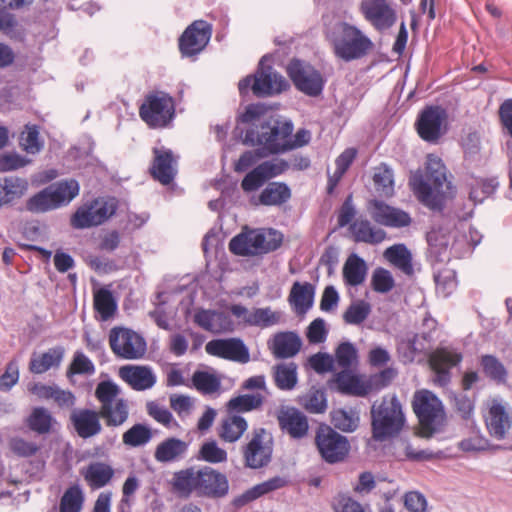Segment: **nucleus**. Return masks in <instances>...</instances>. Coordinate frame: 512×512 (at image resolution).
<instances>
[{"mask_svg":"<svg viewBox=\"0 0 512 512\" xmlns=\"http://www.w3.org/2000/svg\"><path fill=\"white\" fill-rule=\"evenodd\" d=\"M205 350L209 355L242 364L250 360L248 349L244 343L237 338L211 340L206 344Z\"/></svg>","mask_w":512,"mask_h":512,"instance_id":"nucleus-22","label":"nucleus"},{"mask_svg":"<svg viewBox=\"0 0 512 512\" xmlns=\"http://www.w3.org/2000/svg\"><path fill=\"white\" fill-rule=\"evenodd\" d=\"M83 504V494L78 486L68 488L60 501V512H80Z\"/></svg>","mask_w":512,"mask_h":512,"instance_id":"nucleus-54","label":"nucleus"},{"mask_svg":"<svg viewBox=\"0 0 512 512\" xmlns=\"http://www.w3.org/2000/svg\"><path fill=\"white\" fill-rule=\"evenodd\" d=\"M287 71L295 86L303 93L317 96L322 92L323 79L320 73L310 65L299 60H293Z\"/></svg>","mask_w":512,"mask_h":512,"instance_id":"nucleus-19","label":"nucleus"},{"mask_svg":"<svg viewBox=\"0 0 512 512\" xmlns=\"http://www.w3.org/2000/svg\"><path fill=\"white\" fill-rule=\"evenodd\" d=\"M80 191L79 183L66 179L50 184L31 196L26 202V209L32 213H45L68 205Z\"/></svg>","mask_w":512,"mask_h":512,"instance_id":"nucleus-6","label":"nucleus"},{"mask_svg":"<svg viewBox=\"0 0 512 512\" xmlns=\"http://www.w3.org/2000/svg\"><path fill=\"white\" fill-rule=\"evenodd\" d=\"M371 430L375 441L398 435L405 425L402 405L395 394H387L371 406Z\"/></svg>","mask_w":512,"mask_h":512,"instance_id":"nucleus-3","label":"nucleus"},{"mask_svg":"<svg viewBox=\"0 0 512 512\" xmlns=\"http://www.w3.org/2000/svg\"><path fill=\"white\" fill-rule=\"evenodd\" d=\"M300 405L311 414H322L327 409L326 394L320 389H310L299 399Z\"/></svg>","mask_w":512,"mask_h":512,"instance_id":"nucleus-48","label":"nucleus"},{"mask_svg":"<svg viewBox=\"0 0 512 512\" xmlns=\"http://www.w3.org/2000/svg\"><path fill=\"white\" fill-rule=\"evenodd\" d=\"M290 198V189L282 183H271L261 193L255 204L280 205Z\"/></svg>","mask_w":512,"mask_h":512,"instance_id":"nucleus-45","label":"nucleus"},{"mask_svg":"<svg viewBox=\"0 0 512 512\" xmlns=\"http://www.w3.org/2000/svg\"><path fill=\"white\" fill-rule=\"evenodd\" d=\"M366 274L367 265L365 261L356 254L349 256L343 266L345 283L350 286H358L364 282Z\"/></svg>","mask_w":512,"mask_h":512,"instance_id":"nucleus-40","label":"nucleus"},{"mask_svg":"<svg viewBox=\"0 0 512 512\" xmlns=\"http://www.w3.org/2000/svg\"><path fill=\"white\" fill-rule=\"evenodd\" d=\"M199 458L209 463H221L227 460V452L215 440H211L202 444Z\"/></svg>","mask_w":512,"mask_h":512,"instance_id":"nucleus-59","label":"nucleus"},{"mask_svg":"<svg viewBox=\"0 0 512 512\" xmlns=\"http://www.w3.org/2000/svg\"><path fill=\"white\" fill-rule=\"evenodd\" d=\"M297 365L294 362L280 363L272 368L275 386L282 391L293 390L298 383Z\"/></svg>","mask_w":512,"mask_h":512,"instance_id":"nucleus-37","label":"nucleus"},{"mask_svg":"<svg viewBox=\"0 0 512 512\" xmlns=\"http://www.w3.org/2000/svg\"><path fill=\"white\" fill-rule=\"evenodd\" d=\"M119 375L123 381L136 391L150 389L156 383L155 375L151 368L147 366H123L119 370Z\"/></svg>","mask_w":512,"mask_h":512,"instance_id":"nucleus-29","label":"nucleus"},{"mask_svg":"<svg viewBox=\"0 0 512 512\" xmlns=\"http://www.w3.org/2000/svg\"><path fill=\"white\" fill-rule=\"evenodd\" d=\"M396 376L397 371L392 367H387L378 373L367 376L370 393H376L384 389L391 384Z\"/></svg>","mask_w":512,"mask_h":512,"instance_id":"nucleus-57","label":"nucleus"},{"mask_svg":"<svg viewBox=\"0 0 512 512\" xmlns=\"http://www.w3.org/2000/svg\"><path fill=\"white\" fill-rule=\"evenodd\" d=\"M314 297L315 286L313 284L296 281L290 289L288 302L295 314L301 317L313 307Z\"/></svg>","mask_w":512,"mask_h":512,"instance_id":"nucleus-28","label":"nucleus"},{"mask_svg":"<svg viewBox=\"0 0 512 512\" xmlns=\"http://www.w3.org/2000/svg\"><path fill=\"white\" fill-rule=\"evenodd\" d=\"M269 60L268 56H263L256 74L254 76H247L239 82L238 89L240 94L248 93L250 85L251 90L256 96L277 94L288 87V83L281 75L273 71L270 66H265V63Z\"/></svg>","mask_w":512,"mask_h":512,"instance_id":"nucleus-9","label":"nucleus"},{"mask_svg":"<svg viewBox=\"0 0 512 512\" xmlns=\"http://www.w3.org/2000/svg\"><path fill=\"white\" fill-rule=\"evenodd\" d=\"M426 175L428 182L421 171L412 172L409 185L423 204L432 209L440 208L445 200L443 184L446 182V166L438 156H427Z\"/></svg>","mask_w":512,"mask_h":512,"instance_id":"nucleus-2","label":"nucleus"},{"mask_svg":"<svg viewBox=\"0 0 512 512\" xmlns=\"http://www.w3.org/2000/svg\"><path fill=\"white\" fill-rule=\"evenodd\" d=\"M335 359L338 366L346 370L357 361V350L349 342L341 343L336 349Z\"/></svg>","mask_w":512,"mask_h":512,"instance_id":"nucleus-62","label":"nucleus"},{"mask_svg":"<svg viewBox=\"0 0 512 512\" xmlns=\"http://www.w3.org/2000/svg\"><path fill=\"white\" fill-rule=\"evenodd\" d=\"M26 179L19 177H5L0 181V207L11 204L24 196L28 190Z\"/></svg>","mask_w":512,"mask_h":512,"instance_id":"nucleus-34","label":"nucleus"},{"mask_svg":"<svg viewBox=\"0 0 512 512\" xmlns=\"http://www.w3.org/2000/svg\"><path fill=\"white\" fill-rule=\"evenodd\" d=\"M100 419L99 411L88 408L74 409L70 414V422L82 439L94 437L102 431Z\"/></svg>","mask_w":512,"mask_h":512,"instance_id":"nucleus-25","label":"nucleus"},{"mask_svg":"<svg viewBox=\"0 0 512 512\" xmlns=\"http://www.w3.org/2000/svg\"><path fill=\"white\" fill-rule=\"evenodd\" d=\"M332 422L341 431L353 432L359 425V415L352 409H338L332 413Z\"/></svg>","mask_w":512,"mask_h":512,"instance_id":"nucleus-51","label":"nucleus"},{"mask_svg":"<svg viewBox=\"0 0 512 512\" xmlns=\"http://www.w3.org/2000/svg\"><path fill=\"white\" fill-rule=\"evenodd\" d=\"M198 477V495L218 498L227 494L229 484L223 473L205 466L199 469Z\"/></svg>","mask_w":512,"mask_h":512,"instance_id":"nucleus-24","label":"nucleus"},{"mask_svg":"<svg viewBox=\"0 0 512 512\" xmlns=\"http://www.w3.org/2000/svg\"><path fill=\"white\" fill-rule=\"evenodd\" d=\"M199 469L186 468L174 473L172 486L181 497H189L193 492L198 495Z\"/></svg>","mask_w":512,"mask_h":512,"instance_id":"nucleus-35","label":"nucleus"},{"mask_svg":"<svg viewBox=\"0 0 512 512\" xmlns=\"http://www.w3.org/2000/svg\"><path fill=\"white\" fill-rule=\"evenodd\" d=\"M315 446L322 460L328 464L345 461L350 452V443L332 427L321 424L315 432Z\"/></svg>","mask_w":512,"mask_h":512,"instance_id":"nucleus-10","label":"nucleus"},{"mask_svg":"<svg viewBox=\"0 0 512 512\" xmlns=\"http://www.w3.org/2000/svg\"><path fill=\"white\" fill-rule=\"evenodd\" d=\"M496 185L491 180L477 181L469 192V199L474 203H482L495 192Z\"/></svg>","mask_w":512,"mask_h":512,"instance_id":"nucleus-63","label":"nucleus"},{"mask_svg":"<svg viewBox=\"0 0 512 512\" xmlns=\"http://www.w3.org/2000/svg\"><path fill=\"white\" fill-rule=\"evenodd\" d=\"M152 438L151 430L143 424H135L122 436L123 443L131 447H138L148 443Z\"/></svg>","mask_w":512,"mask_h":512,"instance_id":"nucleus-52","label":"nucleus"},{"mask_svg":"<svg viewBox=\"0 0 512 512\" xmlns=\"http://www.w3.org/2000/svg\"><path fill=\"white\" fill-rule=\"evenodd\" d=\"M192 384L197 391L208 395L216 393L221 387V381L215 374L201 370L193 373Z\"/></svg>","mask_w":512,"mask_h":512,"instance_id":"nucleus-50","label":"nucleus"},{"mask_svg":"<svg viewBox=\"0 0 512 512\" xmlns=\"http://www.w3.org/2000/svg\"><path fill=\"white\" fill-rule=\"evenodd\" d=\"M277 421L280 429L292 439H302L308 434L307 416L296 407L282 406L277 411Z\"/></svg>","mask_w":512,"mask_h":512,"instance_id":"nucleus-23","label":"nucleus"},{"mask_svg":"<svg viewBox=\"0 0 512 512\" xmlns=\"http://www.w3.org/2000/svg\"><path fill=\"white\" fill-rule=\"evenodd\" d=\"M63 353L62 348H53L41 355L32 357L29 365L30 371L35 374H42L52 367L59 366Z\"/></svg>","mask_w":512,"mask_h":512,"instance_id":"nucleus-43","label":"nucleus"},{"mask_svg":"<svg viewBox=\"0 0 512 512\" xmlns=\"http://www.w3.org/2000/svg\"><path fill=\"white\" fill-rule=\"evenodd\" d=\"M363 18L378 32L392 28L397 22V12L387 0H362Z\"/></svg>","mask_w":512,"mask_h":512,"instance_id":"nucleus-16","label":"nucleus"},{"mask_svg":"<svg viewBox=\"0 0 512 512\" xmlns=\"http://www.w3.org/2000/svg\"><path fill=\"white\" fill-rule=\"evenodd\" d=\"M94 306L103 319L111 317L116 309V302L107 289H100L94 294Z\"/></svg>","mask_w":512,"mask_h":512,"instance_id":"nucleus-55","label":"nucleus"},{"mask_svg":"<svg viewBox=\"0 0 512 512\" xmlns=\"http://www.w3.org/2000/svg\"><path fill=\"white\" fill-rule=\"evenodd\" d=\"M21 147L30 154L40 152L43 147V142L39 137V130L34 125H27L25 130L22 131L20 136Z\"/></svg>","mask_w":512,"mask_h":512,"instance_id":"nucleus-56","label":"nucleus"},{"mask_svg":"<svg viewBox=\"0 0 512 512\" xmlns=\"http://www.w3.org/2000/svg\"><path fill=\"white\" fill-rule=\"evenodd\" d=\"M353 237L358 242L377 244L382 242L386 233L380 228H375L368 220L359 219L351 225Z\"/></svg>","mask_w":512,"mask_h":512,"instance_id":"nucleus-39","label":"nucleus"},{"mask_svg":"<svg viewBox=\"0 0 512 512\" xmlns=\"http://www.w3.org/2000/svg\"><path fill=\"white\" fill-rule=\"evenodd\" d=\"M394 284V278L388 270L384 268L374 270L371 277V285L376 292L387 293L393 289Z\"/></svg>","mask_w":512,"mask_h":512,"instance_id":"nucleus-60","label":"nucleus"},{"mask_svg":"<svg viewBox=\"0 0 512 512\" xmlns=\"http://www.w3.org/2000/svg\"><path fill=\"white\" fill-rule=\"evenodd\" d=\"M109 342L112 351L125 359H139L146 352L145 340L139 334L129 329H112Z\"/></svg>","mask_w":512,"mask_h":512,"instance_id":"nucleus-17","label":"nucleus"},{"mask_svg":"<svg viewBox=\"0 0 512 512\" xmlns=\"http://www.w3.org/2000/svg\"><path fill=\"white\" fill-rule=\"evenodd\" d=\"M247 429L248 423L244 417L228 412L221 419L217 428V434L222 441L235 443L241 439Z\"/></svg>","mask_w":512,"mask_h":512,"instance_id":"nucleus-30","label":"nucleus"},{"mask_svg":"<svg viewBox=\"0 0 512 512\" xmlns=\"http://www.w3.org/2000/svg\"><path fill=\"white\" fill-rule=\"evenodd\" d=\"M211 32V26L205 21L193 22L179 40L181 53L185 56H192L201 52L208 44Z\"/></svg>","mask_w":512,"mask_h":512,"instance_id":"nucleus-20","label":"nucleus"},{"mask_svg":"<svg viewBox=\"0 0 512 512\" xmlns=\"http://www.w3.org/2000/svg\"><path fill=\"white\" fill-rule=\"evenodd\" d=\"M119 387L111 381L100 382L95 390V397L100 402V417L108 427H118L124 424L129 416L126 400L118 398Z\"/></svg>","mask_w":512,"mask_h":512,"instance_id":"nucleus-7","label":"nucleus"},{"mask_svg":"<svg viewBox=\"0 0 512 512\" xmlns=\"http://www.w3.org/2000/svg\"><path fill=\"white\" fill-rule=\"evenodd\" d=\"M481 364L485 374L497 382H505L507 371L503 364L492 355L482 357Z\"/></svg>","mask_w":512,"mask_h":512,"instance_id":"nucleus-58","label":"nucleus"},{"mask_svg":"<svg viewBox=\"0 0 512 512\" xmlns=\"http://www.w3.org/2000/svg\"><path fill=\"white\" fill-rule=\"evenodd\" d=\"M293 124L288 120L270 118L256 130L247 132L245 140L260 147L264 154H276L289 150Z\"/></svg>","mask_w":512,"mask_h":512,"instance_id":"nucleus-4","label":"nucleus"},{"mask_svg":"<svg viewBox=\"0 0 512 512\" xmlns=\"http://www.w3.org/2000/svg\"><path fill=\"white\" fill-rule=\"evenodd\" d=\"M273 436L263 427L251 432L248 442L242 446V456L246 467L260 469L267 466L272 459Z\"/></svg>","mask_w":512,"mask_h":512,"instance_id":"nucleus-11","label":"nucleus"},{"mask_svg":"<svg viewBox=\"0 0 512 512\" xmlns=\"http://www.w3.org/2000/svg\"><path fill=\"white\" fill-rule=\"evenodd\" d=\"M300 348L301 340L292 332L277 334L273 339L272 352L276 358L293 357Z\"/></svg>","mask_w":512,"mask_h":512,"instance_id":"nucleus-38","label":"nucleus"},{"mask_svg":"<svg viewBox=\"0 0 512 512\" xmlns=\"http://www.w3.org/2000/svg\"><path fill=\"white\" fill-rule=\"evenodd\" d=\"M428 257L432 262L442 261L447 250V234L444 229H432L427 234Z\"/></svg>","mask_w":512,"mask_h":512,"instance_id":"nucleus-44","label":"nucleus"},{"mask_svg":"<svg viewBox=\"0 0 512 512\" xmlns=\"http://www.w3.org/2000/svg\"><path fill=\"white\" fill-rule=\"evenodd\" d=\"M373 182L376 192L383 197H391L394 194V177L392 170L386 165L375 168Z\"/></svg>","mask_w":512,"mask_h":512,"instance_id":"nucleus-47","label":"nucleus"},{"mask_svg":"<svg viewBox=\"0 0 512 512\" xmlns=\"http://www.w3.org/2000/svg\"><path fill=\"white\" fill-rule=\"evenodd\" d=\"M81 474L91 489H99L110 482L114 470L106 463L92 462L82 470Z\"/></svg>","mask_w":512,"mask_h":512,"instance_id":"nucleus-33","label":"nucleus"},{"mask_svg":"<svg viewBox=\"0 0 512 512\" xmlns=\"http://www.w3.org/2000/svg\"><path fill=\"white\" fill-rule=\"evenodd\" d=\"M384 257L404 273H412L411 254L403 244H396L387 248Z\"/></svg>","mask_w":512,"mask_h":512,"instance_id":"nucleus-46","label":"nucleus"},{"mask_svg":"<svg viewBox=\"0 0 512 512\" xmlns=\"http://www.w3.org/2000/svg\"><path fill=\"white\" fill-rule=\"evenodd\" d=\"M147 412L155 421L164 425L165 427L177 425L176 421H174L173 419L171 412L166 407L156 402L147 403Z\"/></svg>","mask_w":512,"mask_h":512,"instance_id":"nucleus-64","label":"nucleus"},{"mask_svg":"<svg viewBox=\"0 0 512 512\" xmlns=\"http://www.w3.org/2000/svg\"><path fill=\"white\" fill-rule=\"evenodd\" d=\"M188 450V443L175 438H167L160 442L154 452V458L161 463L174 462L182 458Z\"/></svg>","mask_w":512,"mask_h":512,"instance_id":"nucleus-32","label":"nucleus"},{"mask_svg":"<svg viewBox=\"0 0 512 512\" xmlns=\"http://www.w3.org/2000/svg\"><path fill=\"white\" fill-rule=\"evenodd\" d=\"M446 117V110L438 106L423 110L416 122L419 136L427 142H436L442 134L441 129Z\"/></svg>","mask_w":512,"mask_h":512,"instance_id":"nucleus-21","label":"nucleus"},{"mask_svg":"<svg viewBox=\"0 0 512 512\" xmlns=\"http://www.w3.org/2000/svg\"><path fill=\"white\" fill-rule=\"evenodd\" d=\"M8 447L14 455L20 458H29L35 456L40 450V447L37 443L28 441L19 436L10 438L8 441Z\"/></svg>","mask_w":512,"mask_h":512,"instance_id":"nucleus-53","label":"nucleus"},{"mask_svg":"<svg viewBox=\"0 0 512 512\" xmlns=\"http://www.w3.org/2000/svg\"><path fill=\"white\" fill-rule=\"evenodd\" d=\"M472 212V208L465 212H456L457 217L461 221L455 227L453 234L452 250L455 258L460 259L470 255L475 246L481 241L480 233L466 221L472 216Z\"/></svg>","mask_w":512,"mask_h":512,"instance_id":"nucleus-18","label":"nucleus"},{"mask_svg":"<svg viewBox=\"0 0 512 512\" xmlns=\"http://www.w3.org/2000/svg\"><path fill=\"white\" fill-rule=\"evenodd\" d=\"M333 382L336 390L343 395L366 397L371 394L368 379L365 375L343 370L335 374Z\"/></svg>","mask_w":512,"mask_h":512,"instance_id":"nucleus-27","label":"nucleus"},{"mask_svg":"<svg viewBox=\"0 0 512 512\" xmlns=\"http://www.w3.org/2000/svg\"><path fill=\"white\" fill-rule=\"evenodd\" d=\"M368 210L374 221L384 226L404 227L410 223V217L406 212L379 200L371 201Z\"/></svg>","mask_w":512,"mask_h":512,"instance_id":"nucleus-26","label":"nucleus"},{"mask_svg":"<svg viewBox=\"0 0 512 512\" xmlns=\"http://www.w3.org/2000/svg\"><path fill=\"white\" fill-rule=\"evenodd\" d=\"M429 366L435 373V382L446 385L448 381V351L445 348L438 349L431 353Z\"/></svg>","mask_w":512,"mask_h":512,"instance_id":"nucleus-49","label":"nucleus"},{"mask_svg":"<svg viewBox=\"0 0 512 512\" xmlns=\"http://www.w3.org/2000/svg\"><path fill=\"white\" fill-rule=\"evenodd\" d=\"M485 425L489 435L496 440L508 437L512 428V407L501 397H493L485 402Z\"/></svg>","mask_w":512,"mask_h":512,"instance_id":"nucleus-13","label":"nucleus"},{"mask_svg":"<svg viewBox=\"0 0 512 512\" xmlns=\"http://www.w3.org/2000/svg\"><path fill=\"white\" fill-rule=\"evenodd\" d=\"M357 155L355 148L345 149L335 160V169L328 171V192L331 193L342 179Z\"/></svg>","mask_w":512,"mask_h":512,"instance_id":"nucleus-42","label":"nucleus"},{"mask_svg":"<svg viewBox=\"0 0 512 512\" xmlns=\"http://www.w3.org/2000/svg\"><path fill=\"white\" fill-rule=\"evenodd\" d=\"M155 160L152 166V174L162 184H169L176 174V160L170 150L154 149Z\"/></svg>","mask_w":512,"mask_h":512,"instance_id":"nucleus-31","label":"nucleus"},{"mask_svg":"<svg viewBox=\"0 0 512 512\" xmlns=\"http://www.w3.org/2000/svg\"><path fill=\"white\" fill-rule=\"evenodd\" d=\"M282 234L274 229H248L234 236L229 243L230 251L239 256H260L280 247Z\"/></svg>","mask_w":512,"mask_h":512,"instance_id":"nucleus-5","label":"nucleus"},{"mask_svg":"<svg viewBox=\"0 0 512 512\" xmlns=\"http://www.w3.org/2000/svg\"><path fill=\"white\" fill-rule=\"evenodd\" d=\"M264 403V396L257 394H242L231 398L226 403L227 412L239 415L260 409Z\"/></svg>","mask_w":512,"mask_h":512,"instance_id":"nucleus-41","label":"nucleus"},{"mask_svg":"<svg viewBox=\"0 0 512 512\" xmlns=\"http://www.w3.org/2000/svg\"><path fill=\"white\" fill-rule=\"evenodd\" d=\"M139 113L150 127H164L174 116V103L165 93L153 94L146 98Z\"/></svg>","mask_w":512,"mask_h":512,"instance_id":"nucleus-14","label":"nucleus"},{"mask_svg":"<svg viewBox=\"0 0 512 512\" xmlns=\"http://www.w3.org/2000/svg\"><path fill=\"white\" fill-rule=\"evenodd\" d=\"M325 33L334 55L345 62L361 59L374 49L373 41L360 28L344 21L328 26Z\"/></svg>","mask_w":512,"mask_h":512,"instance_id":"nucleus-1","label":"nucleus"},{"mask_svg":"<svg viewBox=\"0 0 512 512\" xmlns=\"http://www.w3.org/2000/svg\"><path fill=\"white\" fill-rule=\"evenodd\" d=\"M25 423L31 431L44 435L53 431L54 426L57 425V420L48 409L34 407L26 418Z\"/></svg>","mask_w":512,"mask_h":512,"instance_id":"nucleus-36","label":"nucleus"},{"mask_svg":"<svg viewBox=\"0 0 512 512\" xmlns=\"http://www.w3.org/2000/svg\"><path fill=\"white\" fill-rule=\"evenodd\" d=\"M412 408L419 421V434L422 437L432 436L444 415L442 402L431 391L421 389L413 395Z\"/></svg>","mask_w":512,"mask_h":512,"instance_id":"nucleus-8","label":"nucleus"},{"mask_svg":"<svg viewBox=\"0 0 512 512\" xmlns=\"http://www.w3.org/2000/svg\"><path fill=\"white\" fill-rule=\"evenodd\" d=\"M494 446L481 434H473L459 443V448L464 452L478 453L492 449Z\"/></svg>","mask_w":512,"mask_h":512,"instance_id":"nucleus-61","label":"nucleus"},{"mask_svg":"<svg viewBox=\"0 0 512 512\" xmlns=\"http://www.w3.org/2000/svg\"><path fill=\"white\" fill-rule=\"evenodd\" d=\"M193 327H180L169 337V350L175 356H182L187 352L189 344L193 350H197L204 342L202 330L213 331L218 322H194Z\"/></svg>","mask_w":512,"mask_h":512,"instance_id":"nucleus-15","label":"nucleus"},{"mask_svg":"<svg viewBox=\"0 0 512 512\" xmlns=\"http://www.w3.org/2000/svg\"><path fill=\"white\" fill-rule=\"evenodd\" d=\"M115 198H98L80 206L71 217V225L76 229L98 226L108 220L116 211Z\"/></svg>","mask_w":512,"mask_h":512,"instance_id":"nucleus-12","label":"nucleus"}]
</instances>
